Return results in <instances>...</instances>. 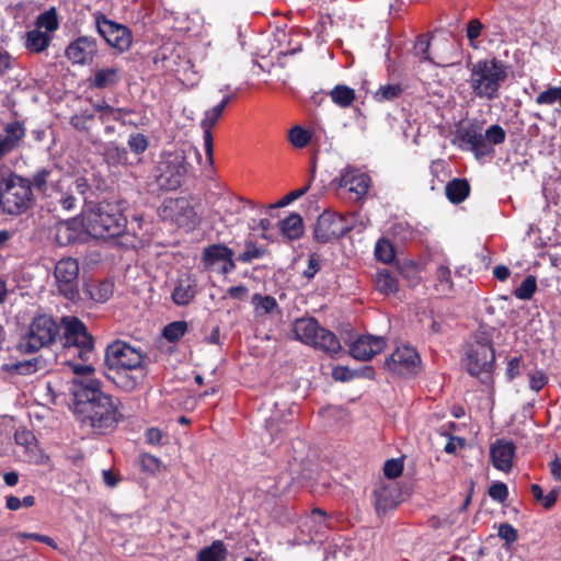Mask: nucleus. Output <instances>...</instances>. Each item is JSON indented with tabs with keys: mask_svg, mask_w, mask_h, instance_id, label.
Here are the masks:
<instances>
[{
	"mask_svg": "<svg viewBox=\"0 0 561 561\" xmlns=\"http://www.w3.org/2000/svg\"><path fill=\"white\" fill-rule=\"evenodd\" d=\"M308 190H309V185L304 186V187H301L299 190L291 191L290 193L285 195L280 201H278L276 204H272L270 206V208L274 209V208L287 206L293 201H295V199L301 197L302 195H305Z\"/></svg>",
	"mask_w": 561,
	"mask_h": 561,
	"instance_id": "603ef678",
	"label": "nucleus"
},
{
	"mask_svg": "<svg viewBox=\"0 0 561 561\" xmlns=\"http://www.w3.org/2000/svg\"><path fill=\"white\" fill-rule=\"evenodd\" d=\"M404 468V456L388 459V480L400 477Z\"/></svg>",
	"mask_w": 561,
	"mask_h": 561,
	"instance_id": "3c124183",
	"label": "nucleus"
},
{
	"mask_svg": "<svg viewBox=\"0 0 561 561\" xmlns=\"http://www.w3.org/2000/svg\"><path fill=\"white\" fill-rule=\"evenodd\" d=\"M128 147L135 154H141L148 148V140L142 134H133L128 138Z\"/></svg>",
	"mask_w": 561,
	"mask_h": 561,
	"instance_id": "de8ad7c7",
	"label": "nucleus"
},
{
	"mask_svg": "<svg viewBox=\"0 0 561 561\" xmlns=\"http://www.w3.org/2000/svg\"><path fill=\"white\" fill-rule=\"evenodd\" d=\"M196 280L190 276L180 278L172 293V300L178 306L188 305L196 296Z\"/></svg>",
	"mask_w": 561,
	"mask_h": 561,
	"instance_id": "a878e982",
	"label": "nucleus"
},
{
	"mask_svg": "<svg viewBox=\"0 0 561 561\" xmlns=\"http://www.w3.org/2000/svg\"><path fill=\"white\" fill-rule=\"evenodd\" d=\"M187 331V323L185 321H174L169 323L163 329V336L169 342H176L179 341Z\"/></svg>",
	"mask_w": 561,
	"mask_h": 561,
	"instance_id": "79ce46f5",
	"label": "nucleus"
},
{
	"mask_svg": "<svg viewBox=\"0 0 561 561\" xmlns=\"http://www.w3.org/2000/svg\"><path fill=\"white\" fill-rule=\"evenodd\" d=\"M390 265L397 268L409 287H415L421 283L422 278L417 263L405 257H398L393 244L388 241V266Z\"/></svg>",
	"mask_w": 561,
	"mask_h": 561,
	"instance_id": "aec40b11",
	"label": "nucleus"
},
{
	"mask_svg": "<svg viewBox=\"0 0 561 561\" xmlns=\"http://www.w3.org/2000/svg\"><path fill=\"white\" fill-rule=\"evenodd\" d=\"M289 141L296 148H304L310 141V134L299 126H295L289 130Z\"/></svg>",
	"mask_w": 561,
	"mask_h": 561,
	"instance_id": "c03bdc74",
	"label": "nucleus"
},
{
	"mask_svg": "<svg viewBox=\"0 0 561 561\" xmlns=\"http://www.w3.org/2000/svg\"><path fill=\"white\" fill-rule=\"evenodd\" d=\"M435 289L443 296H448L454 291V283L451 280V272L447 265H439L436 270Z\"/></svg>",
	"mask_w": 561,
	"mask_h": 561,
	"instance_id": "72a5a7b5",
	"label": "nucleus"
},
{
	"mask_svg": "<svg viewBox=\"0 0 561 561\" xmlns=\"http://www.w3.org/2000/svg\"><path fill=\"white\" fill-rule=\"evenodd\" d=\"M59 333V327L49 316L36 317L28 327L26 334L19 342L23 353H34L51 344Z\"/></svg>",
	"mask_w": 561,
	"mask_h": 561,
	"instance_id": "9d476101",
	"label": "nucleus"
},
{
	"mask_svg": "<svg viewBox=\"0 0 561 561\" xmlns=\"http://www.w3.org/2000/svg\"><path fill=\"white\" fill-rule=\"evenodd\" d=\"M320 270V256L316 253L309 255L308 259V267L304 272L307 278H311L316 275V273Z\"/></svg>",
	"mask_w": 561,
	"mask_h": 561,
	"instance_id": "680f3d73",
	"label": "nucleus"
},
{
	"mask_svg": "<svg viewBox=\"0 0 561 561\" xmlns=\"http://www.w3.org/2000/svg\"><path fill=\"white\" fill-rule=\"evenodd\" d=\"M58 26V16L55 8H51L39 14L36 20V28H45L46 33L56 31Z\"/></svg>",
	"mask_w": 561,
	"mask_h": 561,
	"instance_id": "ea45409f",
	"label": "nucleus"
},
{
	"mask_svg": "<svg viewBox=\"0 0 561 561\" xmlns=\"http://www.w3.org/2000/svg\"><path fill=\"white\" fill-rule=\"evenodd\" d=\"M35 202L31 182L14 172L0 178V208L8 215H22L33 207Z\"/></svg>",
	"mask_w": 561,
	"mask_h": 561,
	"instance_id": "39448f33",
	"label": "nucleus"
},
{
	"mask_svg": "<svg viewBox=\"0 0 561 561\" xmlns=\"http://www.w3.org/2000/svg\"><path fill=\"white\" fill-rule=\"evenodd\" d=\"M538 105H553L559 102L561 105V85L549 87L547 90L540 92L535 100Z\"/></svg>",
	"mask_w": 561,
	"mask_h": 561,
	"instance_id": "a19ab883",
	"label": "nucleus"
},
{
	"mask_svg": "<svg viewBox=\"0 0 561 561\" xmlns=\"http://www.w3.org/2000/svg\"><path fill=\"white\" fill-rule=\"evenodd\" d=\"M62 351L58 355L61 364L69 366L78 377L94 373L91 359L94 357V340L84 323L73 317L62 318Z\"/></svg>",
	"mask_w": 561,
	"mask_h": 561,
	"instance_id": "f03ea898",
	"label": "nucleus"
},
{
	"mask_svg": "<svg viewBox=\"0 0 561 561\" xmlns=\"http://www.w3.org/2000/svg\"><path fill=\"white\" fill-rule=\"evenodd\" d=\"M98 51L95 38L80 36L66 48V56L72 64H90Z\"/></svg>",
	"mask_w": 561,
	"mask_h": 561,
	"instance_id": "6ab92c4d",
	"label": "nucleus"
},
{
	"mask_svg": "<svg viewBox=\"0 0 561 561\" xmlns=\"http://www.w3.org/2000/svg\"><path fill=\"white\" fill-rule=\"evenodd\" d=\"M13 57L0 47V77H3L13 67Z\"/></svg>",
	"mask_w": 561,
	"mask_h": 561,
	"instance_id": "052dcab7",
	"label": "nucleus"
},
{
	"mask_svg": "<svg viewBox=\"0 0 561 561\" xmlns=\"http://www.w3.org/2000/svg\"><path fill=\"white\" fill-rule=\"evenodd\" d=\"M93 114H79L75 115L70 119V124L80 131H87L89 129V123L93 121Z\"/></svg>",
	"mask_w": 561,
	"mask_h": 561,
	"instance_id": "4d7b16f0",
	"label": "nucleus"
},
{
	"mask_svg": "<svg viewBox=\"0 0 561 561\" xmlns=\"http://www.w3.org/2000/svg\"><path fill=\"white\" fill-rule=\"evenodd\" d=\"M193 154L198 160L201 154L198 150L188 146L187 149H179L164 152L159 163L158 181L160 185L167 190H176L181 186L184 178L188 173L187 156Z\"/></svg>",
	"mask_w": 561,
	"mask_h": 561,
	"instance_id": "6e6552de",
	"label": "nucleus"
},
{
	"mask_svg": "<svg viewBox=\"0 0 561 561\" xmlns=\"http://www.w3.org/2000/svg\"><path fill=\"white\" fill-rule=\"evenodd\" d=\"M252 304L255 307V311L260 314L271 313L278 307L274 297L263 296L261 294H254L252 296Z\"/></svg>",
	"mask_w": 561,
	"mask_h": 561,
	"instance_id": "58836bf2",
	"label": "nucleus"
},
{
	"mask_svg": "<svg viewBox=\"0 0 561 561\" xmlns=\"http://www.w3.org/2000/svg\"><path fill=\"white\" fill-rule=\"evenodd\" d=\"M375 257L381 263H386V237H380L375 247Z\"/></svg>",
	"mask_w": 561,
	"mask_h": 561,
	"instance_id": "0e129e2a",
	"label": "nucleus"
},
{
	"mask_svg": "<svg viewBox=\"0 0 561 561\" xmlns=\"http://www.w3.org/2000/svg\"><path fill=\"white\" fill-rule=\"evenodd\" d=\"M279 229L285 238L296 240L304 233L302 218L298 214H290L279 221Z\"/></svg>",
	"mask_w": 561,
	"mask_h": 561,
	"instance_id": "7c9ffc66",
	"label": "nucleus"
},
{
	"mask_svg": "<svg viewBox=\"0 0 561 561\" xmlns=\"http://www.w3.org/2000/svg\"><path fill=\"white\" fill-rule=\"evenodd\" d=\"M340 196L348 197L351 201H359L366 195L370 179L357 169H345L339 179L334 180Z\"/></svg>",
	"mask_w": 561,
	"mask_h": 561,
	"instance_id": "2eb2a0df",
	"label": "nucleus"
},
{
	"mask_svg": "<svg viewBox=\"0 0 561 561\" xmlns=\"http://www.w3.org/2000/svg\"><path fill=\"white\" fill-rule=\"evenodd\" d=\"M50 41L51 37L48 33L35 28L26 33L25 46L31 51L41 53L48 47Z\"/></svg>",
	"mask_w": 561,
	"mask_h": 561,
	"instance_id": "473e14b6",
	"label": "nucleus"
},
{
	"mask_svg": "<svg viewBox=\"0 0 561 561\" xmlns=\"http://www.w3.org/2000/svg\"><path fill=\"white\" fill-rule=\"evenodd\" d=\"M386 486L380 483L373 493L374 496V505L377 513L382 516L386 513Z\"/></svg>",
	"mask_w": 561,
	"mask_h": 561,
	"instance_id": "8fccbe9b",
	"label": "nucleus"
},
{
	"mask_svg": "<svg viewBox=\"0 0 561 561\" xmlns=\"http://www.w3.org/2000/svg\"><path fill=\"white\" fill-rule=\"evenodd\" d=\"M111 373L112 375L108 377L114 383L128 392L137 389L144 382L147 375L146 367L112 370Z\"/></svg>",
	"mask_w": 561,
	"mask_h": 561,
	"instance_id": "4be33fe9",
	"label": "nucleus"
},
{
	"mask_svg": "<svg viewBox=\"0 0 561 561\" xmlns=\"http://www.w3.org/2000/svg\"><path fill=\"white\" fill-rule=\"evenodd\" d=\"M467 80L471 94L480 100L494 101L500 98L501 89L508 77V67L504 61L492 57L468 61Z\"/></svg>",
	"mask_w": 561,
	"mask_h": 561,
	"instance_id": "7ed1b4c3",
	"label": "nucleus"
},
{
	"mask_svg": "<svg viewBox=\"0 0 561 561\" xmlns=\"http://www.w3.org/2000/svg\"><path fill=\"white\" fill-rule=\"evenodd\" d=\"M371 375H373V369L370 367H365L364 369H362L359 371V370H351L344 366H339V367L333 368V370H332V377L339 381H348L358 376L371 377Z\"/></svg>",
	"mask_w": 561,
	"mask_h": 561,
	"instance_id": "4c0bfd02",
	"label": "nucleus"
},
{
	"mask_svg": "<svg viewBox=\"0 0 561 561\" xmlns=\"http://www.w3.org/2000/svg\"><path fill=\"white\" fill-rule=\"evenodd\" d=\"M470 184L465 178H456L446 184V197L453 204L462 203L470 194Z\"/></svg>",
	"mask_w": 561,
	"mask_h": 561,
	"instance_id": "cd10ccee",
	"label": "nucleus"
},
{
	"mask_svg": "<svg viewBox=\"0 0 561 561\" xmlns=\"http://www.w3.org/2000/svg\"><path fill=\"white\" fill-rule=\"evenodd\" d=\"M382 339L370 335L359 336L351 345L350 354L359 360H368L383 348Z\"/></svg>",
	"mask_w": 561,
	"mask_h": 561,
	"instance_id": "5701e85b",
	"label": "nucleus"
},
{
	"mask_svg": "<svg viewBox=\"0 0 561 561\" xmlns=\"http://www.w3.org/2000/svg\"><path fill=\"white\" fill-rule=\"evenodd\" d=\"M291 331L298 341L330 356L337 354L342 348L336 335L322 328L313 318L297 319L291 325Z\"/></svg>",
	"mask_w": 561,
	"mask_h": 561,
	"instance_id": "0eeeda50",
	"label": "nucleus"
},
{
	"mask_svg": "<svg viewBox=\"0 0 561 561\" xmlns=\"http://www.w3.org/2000/svg\"><path fill=\"white\" fill-rule=\"evenodd\" d=\"M84 293L95 302H105L113 295V284L107 280H92L85 285Z\"/></svg>",
	"mask_w": 561,
	"mask_h": 561,
	"instance_id": "c85d7f7f",
	"label": "nucleus"
},
{
	"mask_svg": "<svg viewBox=\"0 0 561 561\" xmlns=\"http://www.w3.org/2000/svg\"><path fill=\"white\" fill-rule=\"evenodd\" d=\"M104 160L111 167H119V165H133L134 162L129 160V154L126 148L118 147L117 145L111 142L106 145L104 148Z\"/></svg>",
	"mask_w": 561,
	"mask_h": 561,
	"instance_id": "c756f323",
	"label": "nucleus"
},
{
	"mask_svg": "<svg viewBox=\"0 0 561 561\" xmlns=\"http://www.w3.org/2000/svg\"><path fill=\"white\" fill-rule=\"evenodd\" d=\"M483 30V24L478 19H472L467 25V37L470 42L477 39Z\"/></svg>",
	"mask_w": 561,
	"mask_h": 561,
	"instance_id": "bf43d9fd",
	"label": "nucleus"
},
{
	"mask_svg": "<svg viewBox=\"0 0 561 561\" xmlns=\"http://www.w3.org/2000/svg\"><path fill=\"white\" fill-rule=\"evenodd\" d=\"M488 494L493 501L504 503L508 497V488L504 482L496 481L490 485Z\"/></svg>",
	"mask_w": 561,
	"mask_h": 561,
	"instance_id": "49530a36",
	"label": "nucleus"
},
{
	"mask_svg": "<svg viewBox=\"0 0 561 561\" xmlns=\"http://www.w3.org/2000/svg\"><path fill=\"white\" fill-rule=\"evenodd\" d=\"M517 530L508 523H503L499 527V537L503 539L506 545H511L517 540Z\"/></svg>",
	"mask_w": 561,
	"mask_h": 561,
	"instance_id": "864d4df0",
	"label": "nucleus"
},
{
	"mask_svg": "<svg viewBox=\"0 0 561 561\" xmlns=\"http://www.w3.org/2000/svg\"><path fill=\"white\" fill-rule=\"evenodd\" d=\"M510 274V268L506 265H497L493 270V276L501 282L506 280Z\"/></svg>",
	"mask_w": 561,
	"mask_h": 561,
	"instance_id": "774afa93",
	"label": "nucleus"
},
{
	"mask_svg": "<svg viewBox=\"0 0 561 561\" xmlns=\"http://www.w3.org/2000/svg\"><path fill=\"white\" fill-rule=\"evenodd\" d=\"M36 359L20 362L13 366V369L21 375L32 374L36 370Z\"/></svg>",
	"mask_w": 561,
	"mask_h": 561,
	"instance_id": "e2e57ef3",
	"label": "nucleus"
},
{
	"mask_svg": "<svg viewBox=\"0 0 561 561\" xmlns=\"http://www.w3.org/2000/svg\"><path fill=\"white\" fill-rule=\"evenodd\" d=\"M522 373V356L513 357L508 360L507 367H506V379L508 381L514 380L516 377H518Z\"/></svg>",
	"mask_w": 561,
	"mask_h": 561,
	"instance_id": "5fc2aeb1",
	"label": "nucleus"
},
{
	"mask_svg": "<svg viewBox=\"0 0 561 561\" xmlns=\"http://www.w3.org/2000/svg\"><path fill=\"white\" fill-rule=\"evenodd\" d=\"M59 293L69 300L79 297L78 275L79 264L75 259L65 257L57 262L54 272Z\"/></svg>",
	"mask_w": 561,
	"mask_h": 561,
	"instance_id": "dca6fc26",
	"label": "nucleus"
},
{
	"mask_svg": "<svg viewBox=\"0 0 561 561\" xmlns=\"http://www.w3.org/2000/svg\"><path fill=\"white\" fill-rule=\"evenodd\" d=\"M537 289V279L534 275H527L522 284L513 290V295L520 300L533 298Z\"/></svg>",
	"mask_w": 561,
	"mask_h": 561,
	"instance_id": "e433bc0d",
	"label": "nucleus"
},
{
	"mask_svg": "<svg viewBox=\"0 0 561 561\" xmlns=\"http://www.w3.org/2000/svg\"><path fill=\"white\" fill-rule=\"evenodd\" d=\"M162 432L159 428L151 427L146 432V440L148 444L158 445L162 439Z\"/></svg>",
	"mask_w": 561,
	"mask_h": 561,
	"instance_id": "69168bd1",
	"label": "nucleus"
},
{
	"mask_svg": "<svg viewBox=\"0 0 561 561\" xmlns=\"http://www.w3.org/2000/svg\"><path fill=\"white\" fill-rule=\"evenodd\" d=\"M388 507H396L402 501V492L397 482H388Z\"/></svg>",
	"mask_w": 561,
	"mask_h": 561,
	"instance_id": "6e6d98bb",
	"label": "nucleus"
},
{
	"mask_svg": "<svg viewBox=\"0 0 561 561\" xmlns=\"http://www.w3.org/2000/svg\"><path fill=\"white\" fill-rule=\"evenodd\" d=\"M83 226L93 238H115L125 231L127 219L119 203L102 201L84 211Z\"/></svg>",
	"mask_w": 561,
	"mask_h": 561,
	"instance_id": "20e7f679",
	"label": "nucleus"
},
{
	"mask_svg": "<svg viewBox=\"0 0 561 561\" xmlns=\"http://www.w3.org/2000/svg\"><path fill=\"white\" fill-rule=\"evenodd\" d=\"M332 101L340 107H348L355 100V91L344 84H339L330 92Z\"/></svg>",
	"mask_w": 561,
	"mask_h": 561,
	"instance_id": "c9c22d12",
	"label": "nucleus"
},
{
	"mask_svg": "<svg viewBox=\"0 0 561 561\" xmlns=\"http://www.w3.org/2000/svg\"><path fill=\"white\" fill-rule=\"evenodd\" d=\"M430 46L431 39L424 34L419 35L413 46L414 55L419 57L421 61H432Z\"/></svg>",
	"mask_w": 561,
	"mask_h": 561,
	"instance_id": "37998d69",
	"label": "nucleus"
},
{
	"mask_svg": "<svg viewBox=\"0 0 561 561\" xmlns=\"http://www.w3.org/2000/svg\"><path fill=\"white\" fill-rule=\"evenodd\" d=\"M457 139L468 145L477 158H483L494 154L493 146L503 144L506 133L499 124L483 130L482 124L474 119L457 129Z\"/></svg>",
	"mask_w": 561,
	"mask_h": 561,
	"instance_id": "423d86ee",
	"label": "nucleus"
},
{
	"mask_svg": "<svg viewBox=\"0 0 561 561\" xmlns=\"http://www.w3.org/2000/svg\"><path fill=\"white\" fill-rule=\"evenodd\" d=\"M96 27L110 46L123 51L131 45V35L128 28L107 20L104 15L96 19Z\"/></svg>",
	"mask_w": 561,
	"mask_h": 561,
	"instance_id": "f3484780",
	"label": "nucleus"
},
{
	"mask_svg": "<svg viewBox=\"0 0 561 561\" xmlns=\"http://www.w3.org/2000/svg\"><path fill=\"white\" fill-rule=\"evenodd\" d=\"M248 288L243 285L232 286L228 289V295L233 299L242 300L248 295Z\"/></svg>",
	"mask_w": 561,
	"mask_h": 561,
	"instance_id": "338daca9",
	"label": "nucleus"
},
{
	"mask_svg": "<svg viewBox=\"0 0 561 561\" xmlns=\"http://www.w3.org/2000/svg\"><path fill=\"white\" fill-rule=\"evenodd\" d=\"M227 549L221 540H215L210 546L201 549L197 553V561H226Z\"/></svg>",
	"mask_w": 561,
	"mask_h": 561,
	"instance_id": "2f4dec72",
	"label": "nucleus"
},
{
	"mask_svg": "<svg viewBox=\"0 0 561 561\" xmlns=\"http://www.w3.org/2000/svg\"><path fill=\"white\" fill-rule=\"evenodd\" d=\"M56 175L57 172L53 169H41L30 180L31 187L34 186L38 192L46 193L48 185L55 182Z\"/></svg>",
	"mask_w": 561,
	"mask_h": 561,
	"instance_id": "f704fd0d",
	"label": "nucleus"
},
{
	"mask_svg": "<svg viewBox=\"0 0 561 561\" xmlns=\"http://www.w3.org/2000/svg\"><path fill=\"white\" fill-rule=\"evenodd\" d=\"M224 110L221 106H214L210 110L206 111L204 118L201 122V127L204 130V146L206 152V162L209 165L214 163V141L211 135V128L217 124L218 119L221 117Z\"/></svg>",
	"mask_w": 561,
	"mask_h": 561,
	"instance_id": "b1692460",
	"label": "nucleus"
},
{
	"mask_svg": "<svg viewBox=\"0 0 561 561\" xmlns=\"http://www.w3.org/2000/svg\"><path fill=\"white\" fill-rule=\"evenodd\" d=\"M516 446L512 440L504 438L496 439L490 446V457L495 469L510 472L513 468Z\"/></svg>",
	"mask_w": 561,
	"mask_h": 561,
	"instance_id": "412c9836",
	"label": "nucleus"
},
{
	"mask_svg": "<svg viewBox=\"0 0 561 561\" xmlns=\"http://www.w3.org/2000/svg\"><path fill=\"white\" fill-rule=\"evenodd\" d=\"M4 131L5 135L0 134V160L15 150L25 136V128L20 122L7 124Z\"/></svg>",
	"mask_w": 561,
	"mask_h": 561,
	"instance_id": "393cba45",
	"label": "nucleus"
},
{
	"mask_svg": "<svg viewBox=\"0 0 561 561\" xmlns=\"http://www.w3.org/2000/svg\"><path fill=\"white\" fill-rule=\"evenodd\" d=\"M105 364L110 371L145 367L141 352L119 340L107 345Z\"/></svg>",
	"mask_w": 561,
	"mask_h": 561,
	"instance_id": "f8f14e48",
	"label": "nucleus"
},
{
	"mask_svg": "<svg viewBox=\"0 0 561 561\" xmlns=\"http://www.w3.org/2000/svg\"><path fill=\"white\" fill-rule=\"evenodd\" d=\"M466 370L473 377L492 374L495 364V350L490 335L485 332H478L469 344L466 357L463 358Z\"/></svg>",
	"mask_w": 561,
	"mask_h": 561,
	"instance_id": "1a4fd4ad",
	"label": "nucleus"
},
{
	"mask_svg": "<svg viewBox=\"0 0 561 561\" xmlns=\"http://www.w3.org/2000/svg\"><path fill=\"white\" fill-rule=\"evenodd\" d=\"M422 360L417 351L410 345L397 346L388 357V370L403 376L413 377L420 374Z\"/></svg>",
	"mask_w": 561,
	"mask_h": 561,
	"instance_id": "4468645a",
	"label": "nucleus"
},
{
	"mask_svg": "<svg viewBox=\"0 0 561 561\" xmlns=\"http://www.w3.org/2000/svg\"><path fill=\"white\" fill-rule=\"evenodd\" d=\"M265 254V250L256 247L253 242L245 243L244 251L239 255V260L243 263H250L255 259H261Z\"/></svg>",
	"mask_w": 561,
	"mask_h": 561,
	"instance_id": "a18cd8bd",
	"label": "nucleus"
},
{
	"mask_svg": "<svg viewBox=\"0 0 561 561\" xmlns=\"http://www.w3.org/2000/svg\"><path fill=\"white\" fill-rule=\"evenodd\" d=\"M159 216L164 221L186 229H192L199 221L193 205L185 197L165 199L159 208Z\"/></svg>",
	"mask_w": 561,
	"mask_h": 561,
	"instance_id": "ddd939ff",
	"label": "nucleus"
},
{
	"mask_svg": "<svg viewBox=\"0 0 561 561\" xmlns=\"http://www.w3.org/2000/svg\"><path fill=\"white\" fill-rule=\"evenodd\" d=\"M73 382L80 386L76 392V410L81 415V422L98 433L112 430L122 415L113 398L101 391V382L96 379H75Z\"/></svg>",
	"mask_w": 561,
	"mask_h": 561,
	"instance_id": "f257e3e1",
	"label": "nucleus"
},
{
	"mask_svg": "<svg viewBox=\"0 0 561 561\" xmlns=\"http://www.w3.org/2000/svg\"><path fill=\"white\" fill-rule=\"evenodd\" d=\"M233 251L224 244H213L204 249L202 263L205 268H213L218 265L222 274H228L236 268Z\"/></svg>",
	"mask_w": 561,
	"mask_h": 561,
	"instance_id": "a211bd4d",
	"label": "nucleus"
},
{
	"mask_svg": "<svg viewBox=\"0 0 561 561\" xmlns=\"http://www.w3.org/2000/svg\"><path fill=\"white\" fill-rule=\"evenodd\" d=\"M355 215H343L335 211H323L314 227V238L318 242L327 243L340 239L354 228Z\"/></svg>",
	"mask_w": 561,
	"mask_h": 561,
	"instance_id": "9b49d317",
	"label": "nucleus"
},
{
	"mask_svg": "<svg viewBox=\"0 0 561 561\" xmlns=\"http://www.w3.org/2000/svg\"><path fill=\"white\" fill-rule=\"evenodd\" d=\"M121 80V69L117 66L98 69L91 80V87L105 89L114 87Z\"/></svg>",
	"mask_w": 561,
	"mask_h": 561,
	"instance_id": "bb28decb",
	"label": "nucleus"
},
{
	"mask_svg": "<svg viewBox=\"0 0 561 561\" xmlns=\"http://www.w3.org/2000/svg\"><path fill=\"white\" fill-rule=\"evenodd\" d=\"M548 382V377L543 371H535L529 376V388L536 392L540 391Z\"/></svg>",
	"mask_w": 561,
	"mask_h": 561,
	"instance_id": "13d9d810",
	"label": "nucleus"
},
{
	"mask_svg": "<svg viewBox=\"0 0 561 561\" xmlns=\"http://www.w3.org/2000/svg\"><path fill=\"white\" fill-rule=\"evenodd\" d=\"M77 233L68 222H60L57 226L56 239L59 243H69L76 240Z\"/></svg>",
	"mask_w": 561,
	"mask_h": 561,
	"instance_id": "09e8293b",
	"label": "nucleus"
}]
</instances>
